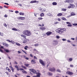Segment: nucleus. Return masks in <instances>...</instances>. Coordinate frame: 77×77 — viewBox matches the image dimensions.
Returning a JSON list of instances; mask_svg holds the SVG:
<instances>
[{"instance_id": "nucleus-12", "label": "nucleus", "mask_w": 77, "mask_h": 77, "mask_svg": "<svg viewBox=\"0 0 77 77\" xmlns=\"http://www.w3.org/2000/svg\"><path fill=\"white\" fill-rule=\"evenodd\" d=\"M47 15L49 17H53V15L50 13H48L47 14Z\"/></svg>"}, {"instance_id": "nucleus-56", "label": "nucleus", "mask_w": 77, "mask_h": 77, "mask_svg": "<svg viewBox=\"0 0 77 77\" xmlns=\"http://www.w3.org/2000/svg\"><path fill=\"white\" fill-rule=\"evenodd\" d=\"M57 20H58V21H61V20L60 19V18H58L57 19Z\"/></svg>"}, {"instance_id": "nucleus-15", "label": "nucleus", "mask_w": 77, "mask_h": 77, "mask_svg": "<svg viewBox=\"0 0 77 77\" xmlns=\"http://www.w3.org/2000/svg\"><path fill=\"white\" fill-rule=\"evenodd\" d=\"M40 30H45L46 28L45 27H40Z\"/></svg>"}, {"instance_id": "nucleus-34", "label": "nucleus", "mask_w": 77, "mask_h": 77, "mask_svg": "<svg viewBox=\"0 0 77 77\" xmlns=\"http://www.w3.org/2000/svg\"><path fill=\"white\" fill-rule=\"evenodd\" d=\"M11 70H12V72H14V68H13L12 67V66H11Z\"/></svg>"}, {"instance_id": "nucleus-40", "label": "nucleus", "mask_w": 77, "mask_h": 77, "mask_svg": "<svg viewBox=\"0 0 77 77\" xmlns=\"http://www.w3.org/2000/svg\"><path fill=\"white\" fill-rule=\"evenodd\" d=\"M62 40L63 41H66V39L65 38H63L62 39Z\"/></svg>"}, {"instance_id": "nucleus-3", "label": "nucleus", "mask_w": 77, "mask_h": 77, "mask_svg": "<svg viewBox=\"0 0 77 77\" xmlns=\"http://www.w3.org/2000/svg\"><path fill=\"white\" fill-rule=\"evenodd\" d=\"M21 39L22 41H23V43H26L27 41H27V39L26 38H22Z\"/></svg>"}, {"instance_id": "nucleus-24", "label": "nucleus", "mask_w": 77, "mask_h": 77, "mask_svg": "<svg viewBox=\"0 0 77 77\" xmlns=\"http://www.w3.org/2000/svg\"><path fill=\"white\" fill-rule=\"evenodd\" d=\"M57 72H61V71L59 69H57L56 70Z\"/></svg>"}, {"instance_id": "nucleus-33", "label": "nucleus", "mask_w": 77, "mask_h": 77, "mask_svg": "<svg viewBox=\"0 0 77 77\" xmlns=\"http://www.w3.org/2000/svg\"><path fill=\"white\" fill-rule=\"evenodd\" d=\"M20 20H25V17H21Z\"/></svg>"}, {"instance_id": "nucleus-36", "label": "nucleus", "mask_w": 77, "mask_h": 77, "mask_svg": "<svg viewBox=\"0 0 77 77\" xmlns=\"http://www.w3.org/2000/svg\"><path fill=\"white\" fill-rule=\"evenodd\" d=\"M25 66H26L27 67V66H29V65H30V64H25Z\"/></svg>"}, {"instance_id": "nucleus-39", "label": "nucleus", "mask_w": 77, "mask_h": 77, "mask_svg": "<svg viewBox=\"0 0 77 77\" xmlns=\"http://www.w3.org/2000/svg\"><path fill=\"white\" fill-rule=\"evenodd\" d=\"M22 37H23V38H26V35H21Z\"/></svg>"}, {"instance_id": "nucleus-58", "label": "nucleus", "mask_w": 77, "mask_h": 77, "mask_svg": "<svg viewBox=\"0 0 77 77\" xmlns=\"http://www.w3.org/2000/svg\"><path fill=\"white\" fill-rule=\"evenodd\" d=\"M68 8L69 9H70V8H71V5H70L69 6H68Z\"/></svg>"}, {"instance_id": "nucleus-28", "label": "nucleus", "mask_w": 77, "mask_h": 77, "mask_svg": "<svg viewBox=\"0 0 77 77\" xmlns=\"http://www.w3.org/2000/svg\"><path fill=\"white\" fill-rule=\"evenodd\" d=\"M16 45H17L18 46H20V45H21L20 44H19V43H17V42H16L15 43Z\"/></svg>"}, {"instance_id": "nucleus-48", "label": "nucleus", "mask_w": 77, "mask_h": 77, "mask_svg": "<svg viewBox=\"0 0 77 77\" xmlns=\"http://www.w3.org/2000/svg\"><path fill=\"white\" fill-rule=\"evenodd\" d=\"M67 42H69V43H70L71 42V41L69 40H67Z\"/></svg>"}, {"instance_id": "nucleus-50", "label": "nucleus", "mask_w": 77, "mask_h": 77, "mask_svg": "<svg viewBox=\"0 0 77 77\" xmlns=\"http://www.w3.org/2000/svg\"><path fill=\"white\" fill-rule=\"evenodd\" d=\"M70 39H71V40H72L73 41H74L75 39L74 38H70Z\"/></svg>"}, {"instance_id": "nucleus-17", "label": "nucleus", "mask_w": 77, "mask_h": 77, "mask_svg": "<svg viewBox=\"0 0 77 77\" xmlns=\"http://www.w3.org/2000/svg\"><path fill=\"white\" fill-rule=\"evenodd\" d=\"M62 15V14L61 13H59L57 14V16L58 17H61V16Z\"/></svg>"}, {"instance_id": "nucleus-5", "label": "nucleus", "mask_w": 77, "mask_h": 77, "mask_svg": "<svg viewBox=\"0 0 77 77\" xmlns=\"http://www.w3.org/2000/svg\"><path fill=\"white\" fill-rule=\"evenodd\" d=\"M65 3H72L73 2V1L72 0H66L64 1Z\"/></svg>"}, {"instance_id": "nucleus-53", "label": "nucleus", "mask_w": 77, "mask_h": 77, "mask_svg": "<svg viewBox=\"0 0 77 77\" xmlns=\"http://www.w3.org/2000/svg\"><path fill=\"white\" fill-rule=\"evenodd\" d=\"M66 24H71V23L69 22H66Z\"/></svg>"}, {"instance_id": "nucleus-13", "label": "nucleus", "mask_w": 77, "mask_h": 77, "mask_svg": "<svg viewBox=\"0 0 77 77\" xmlns=\"http://www.w3.org/2000/svg\"><path fill=\"white\" fill-rule=\"evenodd\" d=\"M45 11H46V9L45 8L40 9V11H41V12H45Z\"/></svg>"}, {"instance_id": "nucleus-38", "label": "nucleus", "mask_w": 77, "mask_h": 77, "mask_svg": "<svg viewBox=\"0 0 77 77\" xmlns=\"http://www.w3.org/2000/svg\"><path fill=\"white\" fill-rule=\"evenodd\" d=\"M44 14L43 13H42L40 14V16L41 17H43L44 16Z\"/></svg>"}, {"instance_id": "nucleus-4", "label": "nucleus", "mask_w": 77, "mask_h": 77, "mask_svg": "<svg viewBox=\"0 0 77 77\" xmlns=\"http://www.w3.org/2000/svg\"><path fill=\"white\" fill-rule=\"evenodd\" d=\"M49 71H52L53 72H54L56 71V69L55 68L53 67L52 68H49Z\"/></svg>"}, {"instance_id": "nucleus-42", "label": "nucleus", "mask_w": 77, "mask_h": 77, "mask_svg": "<svg viewBox=\"0 0 77 77\" xmlns=\"http://www.w3.org/2000/svg\"><path fill=\"white\" fill-rule=\"evenodd\" d=\"M38 45L39 44H35L34 45V46H35V47H38Z\"/></svg>"}, {"instance_id": "nucleus-45", "label": "nucleus", "mask_w": 77, "mask_h": 77, "mask_svg": "<svg viewBox=\"0 0 77 77\" xmlns=\"http://www.w3.org/2000/svg\"><path fill=\"white\" fill-rule=\"evenodd\" d=\"M72 25L74 26H77V23H73L72 24Z\"/></svg>"}, {"instance_id": "nucleus-25", "label": "nucleus", "mask_w": 77, "mask_h": 77, "mask_svg": "<svg viewBox=\"0 0 77 77\" xmlns=\"http://www.w3.org/2000/svg\"><path fill=\"white\" fill-rule=\"evenodd\" d=\"M12 30H14V31H18L17 29L15 28H13L12 29Z\"/></svg>"}, {"instance_id": "nucleus-63", "label": "nucleus", "mask_w": 77, "mask_h": 77, "mask_svg": "<svg viewBox=\"0 0 77 77\" xmlns=\"http://www.w3.org/2000/svg\"><path fill=\"white\" fill-rule=\"evenodd\" d=\"M54 23V24H57L59 23V22H56Z\"/></svg>"}, {"instance_id": "nucleus-27", "label": "nucleus", "mask_w": 77, "mask_h": 77, "mask_svg": "<svg viewBox=\"0 0 77 77\" xmlns=\"http://www.w3.org/2000/svg\"><path fill=\"white\" fill-rule=\"evenodd\" d=\"M48 75H53V74L51 72H48Z\"/></svg>"}, {"instance_id": "nucleus-46", "label": "nucleus", "mask_w": 77, "mask_h": 77, "mask_svg": "<svg viewBox=\"0 0 77 77\" xmlns=\"http://www.w3.org/2000/svg\"><path fill=\"white\" fill-rule=\"evenodd\" d=\"M3 25L5 27H6L7 26V25L5 23H4Z\"/></svg>"}, {"instance_id": "nucleus-22", "label": "nucleus", "mask_w": 77, "mask_h": 77, "mask_svg": "<svg viewBox=\"0 0 77 77\" xmlns=\"http://www.w3.org/2000/svg\"><path fill=\"white\" fill-rule=\"evenodd\" d=\"M31 62L32 63H36V62L35 61V60H32Z\"/></svg>"}, {"instance_id": "nucleus-64", "label": "nucleus", "mask_w": 77, "mask_h": 77, "mask_svg": "<svg viewBox=\"0 0 77 77\" xmlns=\"http://www.w3.org/2000/svg\"><path fill=\"white\" fill-rule=\"evenodd\" d=\"M0 51L1 52V53H3V50H2L0 49Z\"/></svg>"}, {"instance_id": "nucleus-11", "label": "nucleus", "mask_w": 77, "mask_h": 77, "mask_svg": "<svg viewBox=\"0 0 77 77\" xmlns=\"http://www.w3.org/2000/svg\"><path fill=\"white\" fill-rule=\"evenodd\" d=\"M51 33H52L51 32L48 31L46 33V34L47 36H49V35H50Z\"/></svg>"}, {"instance_id": "nucleus-31", "label": "nucleus", "mask_w": 77, "mask_h": 77, "mask_svg": "<svg viewBox=\"0 0 77 77\" xmlns=\"http://www.w3.org/2000/svg\"><path fill=\"white\" fill-rule=\"evenodd\" d=\"M53 5H57V3L56 2H54L52 3Z\"/></svg>"}, {"instance_id": "nucleus-62", "label": "nucleus", "mask_w": 77, "mask_h": 77, "mask_svg": "<svg viewBox=\"0 0 77 77\" xmlns=\"http://www.w3.org/2000/svg\"><path fill=\"white\" fill-rule=\"evenodd\" d=\"M18 5H19L20 6H22V5H21V4H19Z\"/></svg>"}, {"instance_id": "nucleus-43", "label": "nucleus", "mask_w": 77, "mask_h": 77, "mask_svg": "<svg viewBox=\"0 0 77 77\" xmlns=\"http://www.w3.org/2000/svg\"><path fill=\"white\" fill-rule=\"evenodd\" d=\"M38 20H42V18L41 17H38Z\"/></svg>"}, {"instance_id": "nucleus-32", "label": "nucleus", "mask_w": 77, "mask_h": 77, "mask_svg": "<svg viewBox=\"0 0 77 77\" xmlns=\"http://www.w3.org/2000/svg\"><path fill=\"white\" fill-rule=\"evenodd\" d=\"M21 67H22V68H24V69H27V68H26V67L25 66H23V65L21 66Z\"/></svg>"}, {"instance_id": "nucleus-44", "label": "nucleus", "mask_w": 77, "mask_h": 77, "mask_svg": "<svg viewBox=\"0 0 77 77\" xmlns=\"http://www.w3.org/2000/svg\"><path fill=\"white\" fill-rule=\"evenodd\" d=\"M56 37L57 39H59V38H60V36H59V35H57L56 36Z\"/></svg>"}, {"instance_id": "nucleus-29", "label": "nucleus", "mask_w": 77, "mask_h": 77, "mask_svg": "<svg viewBox=\"0 0 77 77\" xmlns=\"http://www.w3.org/2000/svg\"><path fill=\"white\" fill-rule=\"evenodd\" d=\"M19 14L20 15H24V13H22L21 12H20L19 13Z\"/></svg>"}, {"instance_id": "nucleus-18", "label": "nucleus", "mask_w": 77, "mask_h": 77, "mask_svg": "<svg viewBox=\"0 0 77 77\" xmlns=\"http://www.w3.org/2000/svg\"><path fill=\"white\" fill-rule=\"evenodd\" d=\"M61 11H64V12H66V9H65V8H62Z\"/></svg>"}, {"instance_id": "nucleus-16", "label": "nucleus", "mask_w": 77, "mask_h": 77, "mask_svg": "<svg viewBox=\"0 0 77 77\" xmlns=\"http://www.w3.org/2000/svg\"><path fill=\"white\" fill-rule=\"evenodd\" d=\"M69 5H70L71 8H74L75 7V6H74V5L73 4H70Z\"/></svg>"}, {"instance_id": "nucleus-2", "label": "nucleus", "mask_w": 77, "mask_h": 77, "mask_svg": "<svg viewBox=\"0 0 77 77\" xmlns=\"http://www.w3.org/2000/svg\"><path fill=\"white\" fill-rule=\"evenodd\" d=\"M65 31H66V29L65 28H60L56 30V32L60 34L63 33V32H65Z\"/></svg>"}, {"instance_id": "nucleus-35", "label": "nucleus", "mask_w": 77, "mask_h": 77, "mask_svg": "<svg viewBox=\"0 0 77 77\" xmlns=\"http://www.w3.org/2000/svg\"><path fill=\"white\" fill-rule=\"evenodd\" d=\"M0 35L2 36H3V33L0 32Z\"/></svg>"}, {"instance_id": "nucleus-8", "label": "nucleus", "mask_w": 77, "mask_h": 77, "mask_svg": "<svg viewBox=\"0 0 77 77\" xmlns=\"http://www.w3.org/2000/svg\"><path fill=\"white\" fill-rule=\"evenodd\" d=\"M29 70L30 71H31V72H32L33 73H34V74H36V73H37L36 71V70H35L33 69H29Z\"/></svg>"}, {"instance_id": "nucleus-51", "label": "nucleus", "mask_w": 77, "mask_h": 77, "mask_svg": "<svg viewBox=\"0 0 77 77\" xmlns=\"http://www.w3.org/2000/svg\"><path fill=\"white\" fill-rule=\"evenodd\" d=\"M15 13H16V14H18V13H19V11H15Z\"/></svg>"}, {"instance_id": "nucleus-60", "label": "nucleus", "mask_w": 77, "mask_h": 77, "mask_svg": "<svg viewBox=\"0 0 77 77\" xmlns=\"http://www.w3.org/2000/svg\"><path fill=\"white\" fill-rule=\"evenodd\" d=\"M70 67H73V66H73V65H70Z\"/></svg>"}, {"instance_id": "nucleus-23", "label": "nucleus", "mask_w": 77, "mask_h": 77, "mask_svg": "<svg viewBox=\"0 0 77 77\" xmlns=\"http://www.w3.org/2000/svg\"><path fill=\"white\" fill-rule=\"evenodd\" d=\"M11 42L13 44H15V42L12 40H11Z\"/></svg>"}, {"instance_id": "nucleus-1", "label": "nucleus", "mask_w": 77, "mask_h": 77, "mask_svg": "<svg viewBox=\"0 0 77 77\" xmlns=\"http://www.w3.org/2000/svg\"><path fill=\"white\" fill-rule=\"evenodd\" d=\"M23 34L28 36H30L32 35V33L28 30H25L23 32Z\"/></svg>"}, {"instance_id": "nucleus-6", "label": "nucleus", "mask_w": 77, "mask_h": 77, "mask_svg": "<svg viewBox=\"0 0 77 77\" xmlns=\"http://www.w3.org/2000/svg\"><path fill=\"white\" fill-rule=\"evenodd\" d=\"M37 75L36 76H33V77H40L41 76V73L39 72L36 73Z\"/></svg>"}, {"instance_id": "nucleus-20", "label": "nucleus", "mask_w": 77, "mask_h": 77, "mask_svg": "<svg viewBox=\"0 0 77 77\" xmlns=\"http://www.w3.org/2000/svg\"><path fill=\"white\" fill-rule=\"evenodd\" d=\"M53 42H54L55 44H57V40H53Z\"/></svg>"}, {"instance_id": "nucleus-19", "label": "nucleus", "mask_w": 77, "mask_h": 77, "mask_svg": "<svg viewBox=\"0 0 77 77\" xmlns=\"http://www.w3.org/2000/svg\"><path fill=\"white\" fill-rule=\"evenodd\" d=\"M4 51H6V53H9V51L8 49H4Z\"/></svg>"}, {"instance_id": "nucleus-9", "label": "nucleus", "mask_w": 77, "mask_h": 77, "mask_svg": "<svg viewBox=\"0 0 77 77\" xmlns=\"http://www.w3.org/2000/svg\"><path fill=\"white\" fill-rule=\"evenodd\" d=\"M66 74H68L69 75H71L73 74V73L72 72H71L70 71H68L66 72Z\"/></svg>"}, {"instance_id": "nucleus-52", "label": "nucleus", "mask_w": 77, "mask_h": 77, "mask_svg": "<svg viewBox=\"0 0 77 77\" xmlns=\"http://www.w3.org/2000/svg\"><path fill=\"white\" fill-rule=\"evenodd\" d=\"M71 17V15H69L68 16H67V18H69V17Z\"/></svg>"}, {"instance_id": "nucleus-41", "label": "nucleus", "mask_w": 77, "mask_h": 77, "mask_svg": "<svg viewBox=\"0 0 77 77\" xmlns=\"http://www.w3.org/2000/svg\"><path fill=\"white\" fill-rule=\"evenodd\" d=\"M62 20H64L65 21V20H66V18H65L64 17H62Z\"/></svg>"}, {"instance_id": "nucleus-14", "label": "nucleus", "mask_w": 77, "mask_h": 77, "mask_svg": "<svg viewBox=\"0 0 77 77\" xmlns=\"http://www.w3.org/2000/svg\"><path fill=\"white\" fill-rule=\"evenodd\" d=\"M2 44L3 45H4V46H6V47H8V44L6 43L3 42L2 43Z\"/></svg>"}, {"instance_id": "nucleus-61", "label": "nucleus", "mask_w": 77, "mask_h": 77, "mask_svg": "<svg viewBox=\"0 0 77 77\" xmlns=\"http://www.w3.org/2000/svg\"><path fill=\"white\" fill-rule=\"evenodd\" d=\"M25 59H26V60H29V58L28 57H26L25 58Z\"/></svg>"}, {"instance_id": "nucleus-57", "label": "nucleus", "mask_w": 77, "mask_h": 77, "mask_svg": "<svg viewBox=\"0 0 77 77\" xmlns=\"http://www.w3.org/2000/svg\"><path fill=\"white\" fill-rule=\"evenodd\" d=\"M21 17H18L17 18V19H18V20H21Z\"/></svg>"}, {"instance_id": "nucleus-21", "label": "nucleus", "mask_w": 77, "mask_h": 77, "mask_svg": "<svg viewBox=\"0 0 77 77\" xmlns=\"http://www.w3.org/2000/svg\"><path fill=\"white\" fill-rule=\"evenodd\" d=\"M71 16H74L75 15V14L73 12H72L71 13Z\"/></svg>"}, {"instance_id": "nucleus-49", "label": "nucleus", "mask_w": 77, "mask_h": 77, "mask_svg": "<svg viewBox=\"0 0 77 77\" xmlns=\"http://www.w3.org/2000/svg\"><path fill=\"white\" fill-rule=\"evenodd\" d=\"M18 25H19L20 26V25H23L24 24L23 23H18Z\"/></svg>"}, {"instance_id": "nucleus-7", "label": "nucleus", "mask_w": 77, "mask_h": 77, "mask_svg": "<svg viewBox=\"0 0 77 77\" xmlns=\"http://www.w3.org/2000/svg\"><path fill=\"white\" fill-rule=\"evenodd\" d=\"M39 62L42 65V66H44L45 65V63L44 62V61L41 60H39Z\"/></svg>"}, {"instance_id": "nucleus-47", "label": "nucleus", "mask_w": 77, "mask_h": 77, "mask_svg": "<svg viewBox=\"0 0 77 77\" xmlns=\"http://www.w3.org/2000/svg\"><path fill=\"white\" fill-rule=\"evenodd\" d=\"M6 41H8V42H11V41H10V40L9 39H7Z\"/></svg>"}, {"instance_id": "nucleus-54", "label": "nucleus", "mask_w": 77, "mask_h": 77, "mask_svg": "<svg viewBox=\"0 0 77 77\" xmlns=\"http://www.w3.org/2000/svg\"><path fill=\"white\" fill-rule=\"evenodd\" d=\"M4 17L5 18H7V17H8V15L6 14L4 16Z\"/></svg>"}, {"instance_id": "nucleus-59", "label": "nucleus", "mask_w": 77, "mask_h": 77, "mask_svg": "<svg viewBox=\"0 0 77 77\" xmlns=\"http://www.w3.org/2000/svg\"><path fill=\"white\" fill-rule=\"evenodd\" d=\"M15 67L16 68H17V69L18 68V66H15Z\"/></svg>"}, {"instance_id": "nucleus-30", "label": "nucleus", "mask_w": 77, "mask_h": 77, "mask_svg": "<svg viewBox=\"0 0 77 77\" xmlns=\"http://www.w3.org/2000/svg\"><path fill=\"white\" fill-rule=\"evenodd\" d=\"M36 2V1L35 0V1H32L30 2V3H35Z\"/></svg>"}, {"instance_id": "nucleus-37", "label": "nucleus", "mask_w": 77, "mask_h": 77, "mask_svg": "<svg viewBox=\"0 0 77 77\" xmlns=\"http://www.w3.org/2000/svg\"><path fill=\"white\" fill-rule=\"evenodd\" d=\"M68 27H72V25L71 24H69L67 25Z\"/></svg>"}, {"instance_id": "nucleus-55", "label": "nucleus", "mask_w": 77, "mask_h": 77, "mask_svg": "<svg viewBox=\"0 0 77 77\" xmlns=\"http://www.w3.org/2000/svg\"><path fill=\"white\" fill-rule=\"evenodd\" d=\"M4 4H5V5H7L8 6L9 5V4H8V3H5Z\"/></svg>"}, {"instance_id": "nucleus-10", "label": "nucleus", "mask_w": 77, "mask_h": 77, "mask_svg": "<svg viewBox=\"0 0 77 77\" xmlns=\"http://www.w3.org/2000/svg\"><path fill=\"white\" fill-rule=\"evenodd\" d=\"M19 70H20V71H22V72L23 73H24L25 74H27V72L25 71V70H24L23 68H20V69Z\"/></svg>"}, {"instance_id": "nucleus-26", "label": "nucleus", "mask_w": 77, "mask_h": 77, "mask_svg": "<svg viewBox=\"0 0 77 77\" xmlns=\"http://www.w3.org/2000/svg\"><path fill=\"white\" fill-rule=\"evenodd\" d=\"M72 60V58H70L69 59V62H71Z\"/></svg>"}]
</instances>
